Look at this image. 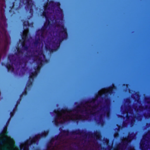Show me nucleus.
<instances>
[{
  "mask_svg": "<svg viewBox=\"0 0 150 150\" xmlns=\"http://www.w3.org/2000/svg\"><path fill=\"white\" fill-rule=\"evenodd\" d=\"M13 140L4 133L0 136V150H20L15 146Z\"/></svg>",
  "mask_w": 150,
  "mask_h": 150,
  "instance_id": "obj_1",
  "label": "nucleus"
},
{
  "mask_svg": "<svg viewBox=\"0 0 150 150\" xmlns=\"http://www.w3.org/2000/svg\"><path fill=\"white\" fill-rule=\"evenodd\" d=\"M57 113V115L59 117H64L65 115L67 118V120L69 119L73 120V119L70 117L69 115H67L66 111L64 110L58 111Z\"/></svg>",
  "mask_w": 150,
  "mask_h": 150,
  "instance_id": "obj_2",
  "label": "nucleus"
},
{
  "mask_svg": "<svg viewBox=\"0 0 150 150\" xmlns=\"http://www.w3.org/2000/svg\"><path fill=\"white\" fill-rule=\"evenodd\" d=\"M28 29H26L24 30L23 32V42H22L21 43V45L23 47L24 46V42L25 41L26 38L27 36V34L28 33Z\"/></svg>",
  "mask_w": 150,
  "mask_h": 150,
  "instance_id": "obj_3",
  "label": "nucleus"
},
{
  "mask_svg": "<svg viewBox=\"0 0 150 150\" xmlns=\"http://www.w3.org/2000/svg\"><path fill=\"white\" fill-rule=\"evenodd\" d=\"M111 88H109V89H103L102 91L99 92L100 94L105 93H110V91H111Z\"/></svg>",
  "mask_w": 150,
  "mask_h": 150,
  "instance_id": "obj_4",
  "label": "nucleus"
},
{
  "mask_svg": "<svg viewBox=\"0 0 150 150\" xmlns=\"http://www.w3.org/2000/svg\"><path fill=\"white\" fill-rule=\"evenodd\" d=\"M30 144L28 142L27 143L25 144H23L21 145V148H23L24 149L25 148H26L28 144Z\"/></svg>",
  "mask_w": 150,
  "mask_h": 150,
  "instance_id": "obj_5",
  "label": "nucleus"
},
{
  "mask_svg": "<svg viewBox=\"0 0 150 150\" xmlns=\"http://www.w3.org/2000/svg\"><path fill=\"white\" fill-rule=\"evenodd\" d=\"M130 141V140L129 139V138H125L124 139V140H123V142H129V141Z\"/></svg>",
  "mask_w": 150,
  "mask_h": 150,
  "instance_id": "obj_6",
  "label": "nucleus"
},
{
  "mask_svg": "<svg viewBox=\"0 0 150 150\" xmlns=\"http://www.w3.org/2000/svg\"><path fill=\"white\" fill-rule=\"evenodd\" d=\"M7 68L9 70H12L13 69V68L11 65H9L8 66Z\"/></svg>",
  "mask_w": 150,
  "mask_h": 150,
  "instance_id": "obj_7",
  "label": "nucleus"
},
{
  "mask_svg": "<svg viewBox=\"0 0 150 150\" xmlns=\"http://www.w3.org/2000/svg\"><path fill=\"white\" fill-rule=\"evenodd\" d=\"M129 150H134V148L133 147L131 148Z\"/></svg>",
  "mask_w": 150,
  "mask_h": 150,
  "instance_id": "obj_8",
  "label": "nucleus"
},
{
  "mask_svg": "<svg viewBox=\"0 0 150 150\" xmlns=\"http://www.w3.org/2000/svg\"><path fill=\"white\" fill-rule=\"evenodd\" d=\"M17 51L19 53L20 52V50L19 49H17Z\"/></svg>",
  "mask_w": 150,
  "mask_h": 150,
  "instance_id": "obj_9",
  "label": "nucleus"
},
{
  "mask_svg": "<svg viewBox=\"0 0 150 150\" xmlns=\"http://www.w3.org/2000/svg\"><path fill=\"white\" fill-rule=\"evenodd\" d=\"M35 74V73L34 74H33V75H31V78H32V77H33V75H34Z\"/></svg>",
  "mask_w": 150,
  "mask_h": 150,
  "instance_id": "obj_10",
  "label": "nucleus"
},
{
  "mask_svg": "<svg viewBox=\"0 0 150 150\" xmlns=\"http://www.w3.org/2000/svg\"><path fill=\"white\" fill-rule=\"evenodd\" d=\"M35 142V140H32L31 141V143H33V142Z\"/></svg>",
  "mask_w": 150,
  "mask_h": 150,
  "instance_id": "obj_11",
  "label": "nucleus"
},
{
  "mask_svg": "<svg viewBox=\"0 0 150 150\" xmlns=\"http://www.w3.org/2000/svg\"><path fill=\"white\" fill-rule=\"evenodd\" d=\"M141 147H142V144H141Z\"/></svg>",
  "mask_w": 150,
  "mask_h": 150,
  "instance_id": "obj_12",
  "label": "nucleus"
}]
</instances>
